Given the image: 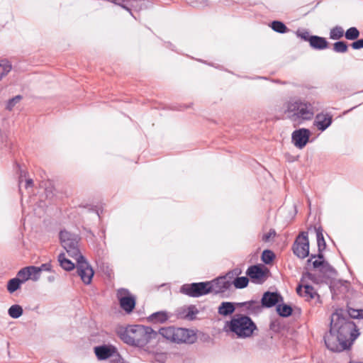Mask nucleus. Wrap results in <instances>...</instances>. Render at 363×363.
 Here are the masks:
<instances>
[{
	"mask_svg": "<svg viewBox=\"0 0 363 363\" xmlns=\"http://www.w3.org/2000/svg\"><path fill=\"white\" fill-rule=\"evenodd\" d=\"M294 254L300 259H304L309 255V240L308 233L301 232L296 238L292 245Z\"/></svg>",
	"mask_w": 363,
	"mask_h": 363,
	"instance_id": "7",
	"label": "nucleus"
},
{
	"mask_svg": "<svg viewBox=\"0 0 363 363\" xmlns=\"http://www.w3.org/2000/svg\"><path fill=\"white\" fill-rule=\"evenodd\" d=\"M208 284L210 293L214 294H223L228 291L232 286L231 281L225 280V277L222 276L208 281Z\"/></svg>",
	"mask_w": 363,
	"mask_h": 363,
	"instance_id": "10",
	"label": "nucleus"
},
{
	"mask_svg": "<svg viewBox=\"0 0 363 363\" xmlns=\"http://www.w3.org/2000/svg\"><path fill=\"white\" fill-rule=\"evenodd\" d=\"M311 132L306 128H300L292 133L291 140L294 145L299 148H303L308 143L310 138Z\"/></svg>",
	"mask_w": 363,
	"mask_h": 363,
	"instance_id": "11",
	"label": "nucleus"
},
{
	"mask_svg": "<svg viewBox=\"0 0 363 363\" xmlns=\"http://www.w3.org/2000/svg\"><path fill=\"white\" fill-rule=\"evenodd\" d=\"M277 235L275 230L270 229L267 233L262 235V240L264 242H268L272 238H274Z\"/></svg>",
	"mask_w": 363,
	"mask_h": 363,
	"instance_id": "42",
	"label": "nucleus"
},
{
	"mask_svg": "<svg viewBox=\"0 0 363 363\" xmlns=\"http://www.w3.org/2000/svg\"><path fill=\"white\" fill-rule=\"evenodd\" d=\"M359 333L356 325L342 314V311H336L331 315L330 328L324 336L328 350L342 352L349 349Z\"/></svg>",
	"mask_w": 363,
	"mask_h": 363,
	"instance_id": "1",
	"label": "nucleus"
},
{
	"mask_svg": "<svg viewBox=\"0 0 363 363\" xmlns=\"http://www.w3.org/2000/svg\"><path fill=\"white\" fill-rule=\"evenodd\" d=\"M121 1H119L118 4H117V5L121 6L123 9L126 10L127 11H128L130 14H132L131 10L128 6L130 5L129 3L130 2V0H121ZM130 6H132V4H130Z\"/></svg>",
	"mask_w": 363,
	"mask_h": 363,
	"instance_id": "44",
	"label": "nucleus"
},
{
	"mask_svg": "<svg viewBox=\"0 0 363 363\" xmlns=\"http://www.w3.org/2000/svg\"><path fill=\"white\" fill-rule=\"evenodd\" d=\"M116 354V355L115 356L113 354V356L112 357V359H111V363H118L121 362V357L119 356L118 354H117V352Z\"/></svg>",
	"mask_w": 363,
	"mask_h": 363,
	"instance_id": "50",
	"label": "nucleus"
},
{
	"mask_svg": "<svg viewBox=\"0 0 363 363\" xmlns=\"http://www.w3.org/2000/svg\"><path fill=\"white\" fill-rule=\"evenodd\" d=\"M236 303L224 301L222 302L218 308V314L223 316H228L233 314L235 311Z\"/></svg>",
	"mask_w": 363,
	"mask_h": 363,
	"instance_id": "21",
	"label": "nucleus"
},
{
	"mask_svg": "<svg viewBox=\"0 0 363 363\" xmlns=\"http://www.w3.org/2000/svg\"><path fill=\"white\" fill-rule=\"evenodd\" d=\"M351 47L354 50H359V49L363 48V39H357L356 41H354L351 44Z\"/></svg>",
	"mask_w": 363,
	"mask_h": 363,
	"instance_id": "46",
	"label": "nucleus"
},
{
	"mask_svg": "<svg viewBox=\"0 0 363 363\" xmlns=\"http://www.w3.org/2000/svg\"><path fill=\"white\" fill-rule=\"evenodd\" d=\"M190 340L189 330L182 328H175L172 342H191Z\"/></svg>",
	"mask_w": 363,
	"mask_h": 363,
	"instance_id": "17",
	"label": "nucleus"
},
{
	"mask_svg": "<svg viewBox=\"0 0 363 363\" xmlns=\"http://www.w3.org/2000/svg\"><path fill=\"white\" fill-rule=\"evenodd\" d=\"M348 315L352 318H363V309L352 308L349 307Z\"/></svg>",
	"mask_w": 363,
	"mask_h": 363,
	"instance_id": "40",
	"label": "nucleus"
},
{
	"mask_svg": "<svg viewBox=\"0 0 363 363\" xmlns=\"http://www.w3.org/2000/svg\"><path fill=\"white\" fill-rule=\"evenodd\" d=\"M35 268L36 272H35V277H33V281H36L39 279L40 274L42 271H46V272L51 271L52 265L50 263H45V264H42L40 267L35 266Z\"/></svg>",
	"mask_w": 363,
	"mask_h": 363,
	"instance_id": "35",
	"label": "nucleus"
},
{
	"mask_svg": "<svg viewBox=\"0 0 363 363\" xmlns=\"http://www.w3.org/2000/svg\"><path fill=\"white\" fill-rule=\"evenodd\" d=\"M359 363H363V362H359Z\"/></svg>",
	"mask_w": 363,
	"mask_h": 363,
	"instance_id": "55",
	"label": "nucleus"
},
{
	"mask_svg": "<svg viewBox=\"0 0 363 363\" xmlns=\"http://www.w3.org/2000/svg\"><path fill=\"white\" fill-rule=\"evenodd\" d=\"M246 274L253 282L257 284L262 283L265 276V272L259 265L250 266L247 269Z\"/></svg>",
	"mask_w": 363,
	"mask_h": 363,
	"instance_id": "16",
	"label": "nucleus"
},
{
	"mask_svg": "<svg viewBox=\"0 0 363 363\" xmlns=\"http://www.w3.org/2000/svg\"><path fill=\"white\" fill-rule=\"evenodd\" d=\"M33 181L31 179H26V188H28L33 186Z\"/></svg>",
	"mask_w": 363,
	"mask_h": 363,
	"instance_id": "51",
	"label": "nucleus"
},
{
	"mask_svg": "<svg viewBox=\"0 0 363 363\" xmlns=\"http://www.w3.org/2000/svg\"><path fill=\"white\" fill-rule=\"evenodd\" d=\"M242 274V270L240 268H235L230 271H229L225 276V280L233 281L235 279H236L239 275Z\"/></svg>",
	"mask_w": 363,
	"mask_h": 363,
	"instance_id": "39",
	"label": "nucleus"
},
{
	"mask_svg": "<svg viewBox=\"0 0 363 363\" xmlns=\"http://www.w3.org/2000/svg\"><path fill=\"white\" fill-rule=\"evenodd\" d=\"M174 330H175V328L171 327V326L167 327V328H162L157 332L158 336L161 335L166 340L172 342Z\"/></svg>",
	"mask_w": 363,
	"mask_h": 363,
	"instance_id": "25",
	"label": "nucleus"
},
{
	"mask_svg": "<svg viewBox=\"0 0 363 363\" xmlns=\"http://www.w3.org/2000/svg\"><path fill=\"white\" fill-rule=\"evenodd\" d=\"M344 35V29L340 26H336L330 30V38L332 40H339L342 38Z\"/></svg>",
	"mask_w": 363,
	"mask_h": 363,
	"instance_id": "29",
	"label": "nucleus"
},
{
	"mask_svg": "<svg viewBox=\"0 0 363 363\" xmlns=\"http://www.w3.org/2000/svg\"><path fill=\"white\" fill-rule=\"evenodd\" d=\"M58 261L60 262V266L66 271H71L75 267L74 264L72 261L65 257L64 253H61L59 255Z\"/></svg>",
	"mask_w": 363,
	"mask_h": 363,
	"instance_id": "24",
	"label": "nucleus"
},
{
	"mask_svg": "<svg viewBox=\"0 0 363 363\" xmlns=\"http://www.w3.org/2000/svg\"><path fill=\"white\" fill-rule=\"evenodd\" d=\"M60 239L62 247L65 248L68 255L74 259H82V255L79 250V235L71 233L67 230H61L60 233Z\"/></svg>",
	"mask_w": 363,
	"mask_h": 363,
	"instance_id": "5",
	"label": "nucleus"
},
{
	"mask_svg": "<svg viewBox=\"0 0 363 363\" xmlns=\"http://www.w3.org/2000/svg\"><path fill=\"white\" fill-rule=\"evenodd\" d=\"M333 50L337 53H345L347 51L348 46L345 41H337L333 44Z\"/></svg>",
	"mask_w": 363,
	"mask_h": 363,
	"instance_id": "36",
	"label": "nucleus"
},
{
	"mask_svg": "<svg viewBox=\"0 0 363 363\" xmlns=\"http://www.w3.org/2000/svg\"><path fill=\"white\" fill-rule=\"evenodd\" d=\"M189 3L196 7H204L208 5L207 0H189Z\"/></svg>",
	"mask_w": 363,
	"mask_h": 363,
	"instance_id": "43",
	"label": "nucleus"
},
{
	"mask_svg": "<svg viewBox=\"0 0 363 363\" xmlns=\"http://www.w3.org/2000/svg\"><path fill=\"white\" fill-rule=\"evenodd\" d=\"M324 262V260H315L313 262V266L314 268L320 269Z\"/></svg>",
	"mask_w": 363,
	"mask_h": 363,
	"instance_id": "49",
	"label": "nucleus"
},
{
	"mask_svg": "<svg viewBox=\"0 0 363 363\" xmlns=\"http://www.w3.org/2000/svg\"><path fill=\"white\" fill-rule=\"evenodd\" d=\"M236 305L239 307H245L247 314L253 315L260 313L262 310V306L257 301H249L241 303H236Z\"/></svg>",
	"mask_w": 363,
	"mask_h": 363,
	"instance_id": "19",
	"label": "nucleus"
},
{
	"mask_svg": "<svg viewBox=\"0 0 363 363\" xmlns=\"http://www.w3.org/2000/svg\"><path fill=\"white\" fill-rule=\"evenodd\" d=\"M271 28L273 30L279 33H285L289 30L286 25L279 21H274L271 23Z\"/></svg>",
	"mask_w": 363,
	"mask_h": 363,
	"instance_id": "30",
	"label": "nucleus"
},
{
	"mask_svg": "<svg viewBox=\"0 0 363 363\" xmlns=\"http://www.w3.org/2000/svg\"><path fill=\"white\" fill-rule=\"evenodd\" d=\"M275 258L274 253L270 250H264L262 254V261L266 264H270Z\"/></svg>",
	"mask_w": 363,
	"mask_h": 363,
	"instance_id": "37",
	"label": "nucleus"
},
{
	"mask_svg": "<svg viewBox=\"0 0 363 363\" xmlns=\"http://www.w3.org/2000/svg\"><path fill=\"white\" fill-rule=\"evenodd\" d=\"M360 35L359 30L356 27H351L348 28L345 33V37L347 40H357Z\"/></svg>",
	"mask_w": 363,
	"mask_h": 363,
	"instance_id": "34",
	"label": "nucleus"
},
{
	"mask_svg": "<svg viewBox=\"0 0 363 363\" xmlns=\"http://www.w3.org/2000/svg\"><path fill=\"white\" fill-rule=\"evenodd\" d=\"M208 281L185 284L180 288V292L189 297L198 298L210 294Z\"/></svg>",
	"mask_w": 363,
	"mask_h": 363,
	"instance_id": "6",
	"label": "nucleus"
},
{
	"mask_svg": "<svg viewBox=\"0 0 363 363\" xmlns=\"http://www.w3.org/2000/svg\"><path fill=\"white\" fill-rule=\"evenodd\" d=\"M303 277L310 279L314 283H318L319 281V279H318L316 275L310 272H306V274H304Z\"/></svg>",
	"mask_w": 363,
	"mask_h": 363,
	"instance_id": "47",
	"label": "nucleus"
},
{
	"mask_svg": "<svg viewBox=\"0 0 363 363\" xmlns=\"http://www.w3.org/2000/svg\"><path fill=\"white\" fill-rule=\"evenodd\" d=\"M11 65L7 60L0 62V81L11 70Z\"/></svg>",
	"mask_w": 363,
	"mask_h": 363,
	"instance_id": "33",
	"label": "nucleus"
},
{
	"mask_svg": "<svg viewBox=\"0 0 363 363\" xmlns=\"http://www.w3.org/2000/svg\"><path fill=\"white\" fill-rule=\"evenodd\" d=\"M48 280H49V281H52L54 280V277H52H52H48Z\"/></svg>",
	"mask_w": 363,
	"mask_h": 363,
	"instance_id": "53",
	"label": "nucleus"
},
{
	"mask_svg": "<svg viewBox=\"0 0 363 363\" xmlns=\"http://www.w3.org/2000/svg\"><path fill=\"white\" fill-rule=\"evenodd\" d=\"M158 357H159L158 360H161V361H162V360H164V354H158Z\"/></svg>",
	"mask_w": 363,
	"mask_h": 363,
	"instance_id": "52",
	"label": "nucleus"
},
{
	"mask_svg": "<svg viewBox=\"0 0 363 363\" xmlns=\"http://www.w3.org/2000/svg\"><path fill=\"white\" fill-rule=\"evenodd\" d=\"M21 281L16 277L8 281L7 290L10 294H13L21 287Z\"/></svg>",
	"mask_w": 363,
	"mask_h": 363,
	"instance_id": "31",
	"label": "nucleus"
},
{
	"mask_svg": "<svg viewBox=\"0 0 363 363\" xmlns=\"http://www.w3.org/2000/svg\"><path fill=\"white\" fill-rule=\"evenodd\" d=\"M21 99L22 96L21 95H17L15 97L9 99L6 104V109L11 111L15 105L18 103Z\"/></svg>",
	"mask_w": 363,
	"mask_h": 363,
	"instance_id": "41",
	"label": "nucleus"
},
{
	"mask_svg": "<svg viewBox=\"0 0 363 363\" xmlns=\"http://www.w3.org/2000/svg\"><path fill=\"white\" fill-rule=\"evenodd\" d=\"M333 122V116L330 113H318L314 119L313 125L318 130H325Z\"/></svg>",
	"mask_w": 363,
	"mask_h": 363,
	"instance_id": "13",
	"label": "nucleus"
},
{
	"mask_svg": "<svg viewBox=\"0 0 363 363\" xmlns=\"http://www.w3.org/2000/svg\"><path fill=\"white\" fill-rule=\"evenodd\" d=\"M296 35L298 37L301 38V39L304 40L305 41L309 42V39L311 35H310L309 32L307 30H304L302 32L297 31Z\"/></svg>",
	"mask_w": 363,
	"mask_h": 363,
	"instance_id": "45",
	"label": "nucleus"
},
{
	"mask_svg": "<svg viewBox=\"0 0 363 363\" xmlns=\"http://www.w3.org/2000/svg\"><path fill=\"white\" fill-rule=\"evenodd\" d=\"M169 316L165 311H158L151 314L147 320L152 323H164L168 319Z\"/></svg>",
	"mask_w": 363,
	"mask_h": 363,
	"instance_id": "22",
	"label": "nucleus"
},
{
	"mask_svg": "<svg viewBox=\"0 0 363 363\" xmlns=\"http://www.w3.org/2000/svg\"><path fill=\"white\" fill-rule=\"evenodd\" d=\"M350 363H359V362H350Z\"/></svg>",
	"mask_w": 363,
	"mask_h": 363,
	"instance_id": "54",
	"label": "nucleus"
},
{
	"mask_svg": "<svg viewBox=\"0 0 363 363\" xmlns=\"http://www.w3.org/2000/svg\"><path fill=\"white\" fill-rule=\"evenodd\" d=\"M94 352L100 360H105L112 357L116 353V349L112 345H104L94 347Z\"/></svg>",
	"mask_w": 363,
	"mask_h": 363,
	"instance_id": "15",
	"label": "nucleus"
},
{
	"mask_svg": "<svg viewBox=\"0 0 363 363\" xmlns=\"http://www.w3.org/2000/svg\"><path fill=\"white\" fill-rule=\"evenodd\" d=\"M231 283L236 289H244L248 285L249 279L247 277L238 276Z\"/></svg>",
	"mask_w": 363,
	"mask_h": 363,
	"instance_id": "32",
	"label": "nucleus"
},
{
	"mask_svg": "<svg viewBox=\"0 0 363 363\" xmlns=\"http://www.w3.org/2000/svg\"><path fill=\"white\" fill-rule=\"evenodd\" d=\"M35 266H28L20 269L16 275V277L21 281L22 284L25 283L28 279L33 281V277H35Z\"/></svg>",
	"mask_w": 363,
	"mask_h": 363,
	"instance_id": "18",
	"label": "nucleus"
},
{
	"mask_svg": "<svg viewBox=\"0 0 363 363\" xmlns=\"http://www.w3.org/2000/svg\"><path fill=\"white\" fill-rule=\"evenodd\" d=\"M285 114L293 123L300 124L310 121L314 115L311 104L301 100H290L285 104Z\"/></svg>",
	"mask_w": 363,
	"mask_h": 363,
	"instance_id": "3",
	"label": "nucleus"
},
{
	"mask_svg": "<svg viewBox=\"0 0 363 363\" xmlns=\"http://www.w3.org/2000/svg\"><path fill=\"white\" fill-rule=\"evenodd\" d=\"M277 311L278 314L281 317H289L292 313V308L287 304H277Z\"/></svg>",
	"mask_w": 363,
	"mask_h": 363,
	"instance_id": "26",
	"label": "nucleus"
},
{
	"mask_svg": "<svg viewBox=\"0 0 363 363\" xmlns=\"http://www.w3.org/2000/svg\"><path fill=\"white\" fill-rule=\"evenodd\" d=\"M229 330L239 338L250 337L257 327L255 322L247 315L235 314L230 321L226 322Z\"/></svg>",
	"mask_w": 363,
	"mask_h": 363,
	"instance_id": "4",
	"label": "nucleus"
},
{
	"mask_svg": "<svg viewBox=\"0 0 363 363\" xmlns=\"http://www.w3.org/2000/svg\"><path fill=\"white\" fill-rule=\"evenodd\" d=\"M316 238L318 250H325L326 247V243L323 234V229L321 228H315Z\"/></svg>",
	"mask_w": 363,
	"mask_h": 363,
	"instance_id": "27",
	"label": "nucleus"
},
{
	"mask_svg": "<svg viewBox=\"0 0 363 363\" xmlns=\"http://www.w3.org/2000/svg\"><path fill=\"white\" fill-rule=\"evenodd\" d=\"M198 313H199V311L196 308V307L194 305H190L186 308V313L184 315V318L189 320H194L196 318V315L198 314Z\"/></svg>",
	"mask_w": 363,
	"mask_h": 363,
	"instance_id": "38",
	"label": "nucleus"
},
{
	"mask_svg": "<svg viewBox=\"0 0 363 363\" xmlns=\"http://www.w3.org/2000/svg\"><path fill=\"white\" fill-rule=\"evenodd\" d=\"M124 342L139 347H143L152 340L158 339V333L152 328L140 325H130L121 335Z\"/></svg>",
	"mask_w": 363,
	"mask_h": 363,
	"instance_id": "2",
	"label": "nucleus"
},
{
	"mask_svg": "<svg viewBox=\"0 0 363 363\" xmlns=\"http://www.w3.org/2000/svg\"><path fill=\"white\" fill-rule=\"evenodd\" d=\"M319 272L323 274L324 278H330L336 274V270L325 261L323 262Z\"/></svg>",
	"mask_w": 363,
	"mask_h": 363,
	"instance_id": "23",
	"label": "nucleus"
},
{
	"mask_svg": "<svg viewBox=\"0 0 363 363\" xmlns=\"http://www.w3.org/2000/svg\"><path fill=\"white\" fill-rule=\"evenodd\" d=\"M117 298L121 308L127 313H130L135 306V298L130 294V291L123 288L117 290Z\"/></svg>",
	"mask_w": 363,
	"mask_h": 363,
	"instance_id": "8",
	"label": "nucleus"
},
{
	"mask_svg": "<svg viewBox=\"0 0 363 363\" xmlns=\"http://www.w3.org/2000/svg\"><path fill=\"white\" fill-rule=\"evenodd\" d=\"M296 293L308 301L315 298H317L318 300L320 298V296L315 289L308 284L298 285L296 288Z\"/></svg>",
	"mask_w": 363,
	"mask_h": 363,
	"instance_id": "14",
	"label": "nucleus"
},
{
	"mask_svg": "<svg viewBox=\"0 0 363 363\" xmlns=\"http://www.w3.org/2000/svg\"><path fill=\"white\" fill-rule=\"evenodd\" d=\"M311 47L316 50H323L328 48V42L323 37L311 35L309 39Z\"/></svg>",
	"mask_w": 363,
	"mask_h": 363,
	"instance_id": "20",
	"label": "nucleus"
},
{
	"mask_svg": "<svg viewBox=\"0 0 363 363\" xmlns=\"http://www.w3.org/2000/svg\"><path fill=\"white\" fill-rule=\"evenodd\" d=\"M75 260L77 262V272L78 275L85 284H89L94 274L92 267L84 256H82V259H77Z\"/></svg>",
	"mask_w": 363,
	"mask_h": 363,
	"instance_id": "9",
	"label": "nucleus"
},
{
	"mask_svg": "<svg viewBox=\"0 0 363 363\" xmlns=\"http://www.w3.org/2000/svg\"><path fill=\"white\" fill-rule=\"evenodd\" d=\"M282 301L283 298L278 292L266 291L261 299V306L262 308H271Z\"/></svg>",
	"mask_w": 363,
	"mask_h": 363,
	"instance_id": "12",
	"label": "nucleus"
},
{
	"mask_svg": "<svg viewBox=\"0 0 363 363\" xmlns=\"http://www.w3.org/2000/svg\"><path fill=\"white\" fill-rule=\"evenodd\" d=\"M23 313V308L18 304L12 305L8 310V314L12 318H18Z\"/></svg>",
	"mask_w": 363,
	"mask_h": 363,
	"instance_id": "28",
	"label": "nucleus"
},
{
	"mask_svg": "<svg viewBox=\"0 0 363 363\" xmlns=\"http://www.w3.org/2000/svg\"><path fill=\"white\" fill-rule=\"evenodd\" d=\"M323 251L324 250H318V253L317 255H311V258L308 259L307 262L309 263L311 262L312 259L315 258V257L318 258L319 260H323V258H324V255L323 253Z\"/></svg>",
	"mask_w": 363,
	"mask_h": 363,
	"instance_id": "48",
	"label": "nucleus"
}]
</instances>
